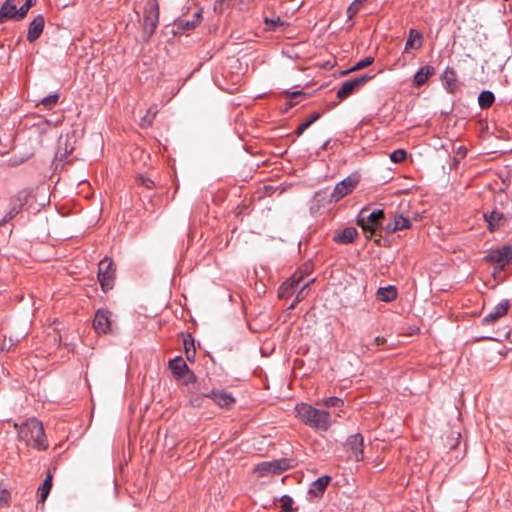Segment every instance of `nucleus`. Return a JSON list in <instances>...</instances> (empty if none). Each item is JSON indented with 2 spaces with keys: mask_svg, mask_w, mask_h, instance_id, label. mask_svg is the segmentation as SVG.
<instances>
[{
  "mask_svg": "<svg viewBox=\"0 0 512 512\" xmlns=\"http://www.w3.org/2000/svg\"><path fill=\"white\" fill-rule=\"evenodd\" d=\"M460 152L466 151V148L459 147Z\"/></svg>",
  "mask_w": 512,
  "mask_h": 512,
  "instance_id": "50",
  "label": "nucleus"
},
{
  "mask_svg": "<svg viewBox=\"0 0 512 512\" xmlns=\"http://www.w3.org/2000/svg\"><path fill=\"white\" fill-rule=\"evenodd\" d=\"M169 368L173 374V376L181 380L183 384H189L195 381L194 373L189 370L185 360L181 356H177L174 359L170 360Z\"/></svg>",
  "mask_w": 512,
  "mask_h": 512,
  "instance_id": "6",
  "label": "nucleus"
},
{
  "mask_svg": "<svg viewBox=\"0 0 512 512\" xmlns=\"http://www.w3.org/2000/svg\"><path fill=\"white\" fill-rule=\"evenodd\" d=\"M362 2L363 0H355L353 1L348 9H347V13H348V17L351 18L353 17L355 14H357V12L359 11L361 5H362Z\"/></svg>",
  "mask_w": 512,
  "mask_h": 512,
  "instance_id": "39",
  "label": "nucleus"
},
{
  "mask_svg": "<svg viewBox=\"0 0 512 512\" xmlns=\"http://www.w3.org/2000/svg\"><path fill=\"white\" fill-rule=\"evenodd\" d=\"M327 145H328V142H325V143L322 145V147H321V148H322V149H325V148L327 147Z\"/></svg>",
  "mask_w": 512,
  "mask_h": 512,
  "instance_id": "47",
  "label": "nucleus"
},
{
  "mask_svg": "<svg viewBox=\"0 0 512 512\" xmlns=\"http://www.w3.org/2000/svg\"><path fill=\"white\" fill-rule=\"evenodd\" d=\"M442 80H443L445 89L449 93H454V91L457 88V78H456V72L454 71V69L447 67L442 74Z\"/></svg>",
  "mask_w": 512,
  "mask_h": 512,
  "instance_id": "22",
  "label": "nucleus"
},
{
  "mask_svg": "<svg viewBox=\"0 0 512 512\" xmlns=\"http://www.w3.org/2000/svg\"><path fill=\"white\" fill-rule=\"evenodd\" d=\"M299 95H303V93L301 91H293V92L289 93V96L291 98H294V97L299 96Z\"/></svg>",
  "mask_w": 512,
  "mask_h": 512,
  "instance_id": "45",
  "label": "nucleus"
},
{
  "mask_svg": "<svg viewBox=\"0 0 512 512\" xmlns=\"http://www.w3.org/2000/svg\"><path fill=\"white\" fill-rule=\"evenodd\" d=\"M281 502V508L288 511V512H297V508L293 507V499L288 496L284 495L280 499Z\"/></svg>",
  "mask_w": 512,
  "mask_h": 512,
  "instance_id": "35",
  "label": "nucleus"
},
{
  "mask_svg": "<svg viewBox=\"0 0 512 512\" xmlns=\"http://www.w3.org/2000/svg\"><path fill=\"white\" fill-rule=\"evenodd\" d=\"M45 26V19L42 14H38L30 22L27 32V40L30 43L35 42L42 34Z\"/></svg>",
  "mask_w": 512,
  "mask_h": 512,
  "instance_id": "16",
  "label": "nucleus"
},
{
  "mask_svg": "<svg viewBox=\"0 0 512 512\" xmlns=\"http://www.w3.org/2000/svg\"><path fill=\"white\" fill-rule=\"evenodd\" d=\"M485 221L488 223L489 230L495 231L501 227L504 223V214L500 211H491L490 213L484 214Z\"/></svg>",
  "mask_w": 512,
  "mask_h": 512,
  "instance_id": "21",
  "label": "nucleus"
},
{
  "mask_svg": "<svg viewBox=\"0 0 512 512\" xmlns=\"http://www.w3.org/2000/svg\"><path fill=\"white\" fill-rule=\"evenodd\" d=\"M139 181H140V184L147 189H151L154 186V182L147 177L141 176L139 178Z\"/></svg>",
  "mask_w": 512,
  "mask_h": 512,
  "instance_id": "44",
  "label": "nucleus"
},
{
  "mask_svg": "<svg viewBox=\"0 0 512 512\" xmlns=\"http://www.w3.org/2000/svg\"><path fill=\"white\" fill-rule=\"evenodd\" d=\"M93 327L97 333H107L111 329V313L106 309H98L93 320Z\"/></svg>",
  "mask_w": 512,
  "mask_h": 512,
  "instance_id": "12",
  "label": "nucleus"
},
{
  "mask_svg": "<svg viewBox=\"0 0 512 512\" xmlns=\"http://www.w3.org/2000/svg\"><path fill=\"white\" fill-rule=\"evenodd\" d=\"M178 342H181L183 346V352H196L197 348H200V344L198 343V346L195 345V340L191 336V334H184L182 333L178 337Z\"/></svg>",
  "mask_w": 512,
  "mask_h": 512,
  "instance_id": "29",
  "label": "nucleus"
},
{
  "mask_svg": "<svg viewBox=\"0 0 512 512\" xmlns=\"http://www.w3.org/2000/svg\"><path fill=\"white\" fill-rule=\"evenodd\" d=\"M58 99H59V95L58 94H52V95H49L47 97H44L41 101V104L47 108V109H51L52 107H54L57 102H58Z\"/></svg>",
  "mask_w": 512,
  "mask_h": 512,
  "instance_id": "37",
  "label": "nucleus"
},
{
  "mask_svg": "<svg viewBox=\"0 0 512 512\" xmlns=\"http://www.w3.org/2000/svg\"><path fill=\"white\" fill-rule=\"evenodd\" d=\"M13 427L17 430L18 440L24 442L25 445L38 450H46L48 448L43 424L36 418H30L22 424L15 422Z\"/></svg>",
  "mask_w": 512,
  "mask_h": 512,
  "instance_id": "1",
  "label": "nucleus"
},
{
  "mask_svg": "<svg viewBox=\"0 0 512 512\" xmlns=\"http://www.w3.org/2000/svg\"><path fill=\"white\" fill-rule=\"evenodd\" d=\"M52 481H53V475L50 471H48L47 475H46V478L44 480V482L42 483L41 486H43V488H47L49 490H51L52 488Z\"/></svg>",
  "mask_w": 512,
  "mask_h": 512,
  "instance_id": "43",
  "label": "nucleus"
},
{
  "mask_svg": "<svg viewBox=\"0 0 512 512\" xmlns=\"http://www.w3.org/2000/svg\"><path fill=\"white\" fill-rule=\"evenodd\" d=\"M373 62H374L373 57H371V56L365 57L364 59H361L360 61H358L351 69L345 71V73L361 70V69L371 65Z\"/></svg>",
  "mask_w": 512,
  "mask_h": 512,
  "instance_id": "34",
  "label": "nucleus"
},
{
  "mask_svg": "<svg viewBox=\"0 0 512 512\" xmlns=\"http://www.w3.org/2000/svg\"><path fill=\"white\" fill-rule=\"evenodd\" d=\"M460 152L466 151V148L459 147Z\"/></svg>",
  "mask_w": 512,
  "mask_h": 512,
  "instance_id": "49",
  "label": "nucleus"
},
{
  "mask_svg": "<svg viewBox=\"0 0 512 512\" xmlns=\"http://www.w3.org/2000/svg\"><path fill=\"white\" fill-rule=\"evenodd\" d=\"M397 297V288L389 285L381 287L377 291V298L383 302H391Z\"/></svg>",
  "mask_w": 512,
  "mask_h": 512,
  "instance_id": "26",
  "label": "nucleus"
},
{
  "mask_svg": "<svg viewBox=\"0 0 512 512\" xmlns=\"http://www.w3.org/2000/svg\"><path fill=\"white\" fill-rule=\"evenodd\" d=\"M114 275L113 261L105 257L100 261L98 269V280L103 289L112 288Z\"/></svg>",
  "mask_w": 512,
  "mask_h": 512,
  "instance_id": "10",
  "label": "nucleus"
},
{
  "mask_svg": "<svg viewBox=\"0 0 512 512\" xmlns=\"http://www.w3.org/2000/svg\"><path fill=\"white\" fill-rule=\"evenodd\" d=\"M320 117H321V114H320L319 112H314V113L310 116V118H309L307 121H305V122L301 123V124L297 127V129H296L295 133H296L298 136L302 135V134H303V133H304V132H305V131H306V130H307V129H308V128H309V127L314 123V122H316Z\"/></svg>",
  "mask_w": 512,
  "mask_h": 512,
  "instance_id": "33",
  "label": "nucleus"
},
{
  "mask_svg": "<svg viewBox=\"0 0 512 512\" xmlns=\"http://www.w3.org/2000/svg\"><path fill=\"white\" fill-rule=\"evenodd\" d=\"M159 23V4L156 0H150L144 8L143 23H142V39L144 42H149L152 35L155 33Z\"/></svg>",
  "mask_w": 512,
  "mask_h": 512,
  "instance_id": "3",
  "label": "nucleus"
},
{
  "mask_svg": "<svg viewBox=\"0 0 512 512\" xmlns=\"http://www.w3.org/2000/svg\"><path fill=\"white\" fill-rule=\"evenodd\" d=\"M359 177L356 175H349L336 184L331 195V202H338L348 194H350L358 185Z\"/></svg>",
  "mask_w": 512,
  "mask_h": 512,
  "instance_id": "8",
  "label": "nucleus"
},
{
  "mask_svg": "<svg viewBox=\"0 0 512 512\" xmlns=\"http://www.w3.org/2000/svg\"><path fill=\"white\" fill-rule=\"evenodd\" d=\"M460 152L466 151V148L459 147Z\"/></svg>",
  "mask_w": 512,
  "mask_h": 512,
  "instance_id": "48",
  "label": "nucleus"
},
{
  "mask_svg": "<svg viewBox=\"0 0 512 512\" xmlns=\"http://www.w3.org/2000/svg\"><path fill=\"white\" fill-rule=\"evenodd\" d=\"M435 68L431 65L422 66L413 77V84L415 87H420L424 85L427 80L434 75Z\"/></svg>",
  "mask_w": 512,
  "mask_h": 512,
  "instance_id": "18",
  "label": "nucleus"
},
{
  "mask_svg": "<svg viewBox=\"0 0 512 512\" xmlns=\"http://www.w3.org/2000/svg\"><path fill=\"white\" fill-rule=\"evenodd\" d=\"M495 102V95L490 90H484L478 95V104L481 109L490 108Z\"/></svg>",
  "mask_w": 512,
  "mask_h": 512,
  "instance_id": "30",
  "label": "nucleus"
},
{
  "mask_svg": "<svg viewBox=\"0 0 512 512\" xmlns=\"http://www.w3.org/2000/svg\"><path fill=\"white\" fill-rule=\"evenodd\" d=\"M383 218L384 211L382 209L370 212L369 207H363L357 217V224L362 227L365 233H369L366 236L369 238L381 226Z\"/></svg>",
  "mask_w": 512,
  "mask_h": 512,
  "instance_id": "4",
  "label": "nucleus"
},
{
  "mask_svg": "<svg viewBox=\"0 0 512 512\" xmlns=\"http://www.w3.org/2000/svg\"><path fill=\"white\" fill-rule=\"evenodd\" d=\"M359 88L354 79H350L342 84L337 91V98L344 100L345 98L352 95L356 89Z\"/></svg>",
  "mask_w": 512,
  "mask_h": 512,
  "instance_id": "24",
  "label": "nucleus"
},
{
  "mask_svg": "<svg viewBox=\"0 0 512 512\" xmlns=\"http://www.w3.org/2000/svg\"><path fill=\"white\" fill-rule=\"evenodd\" d=\"M35 2L36 0H25V2L18 9V17L23 19L27 15L29 9L35 4Z\"/></svg>",
  "mask_w": 512,
  "mask_h": 512,
  "instance_id": "38",
  "label": "nucleus"
},
{
  "mask_svg": "<svg viewBox=\"0 0 512 512\" xmlns=\"http://www.w3.org/2000/svg\"><path fill=\"white\" fill-rule=\"evenodd\" d=\"M157 113H158L157 106L156 105L151 106L147 110L146 114L141 119V122H140L141 127L147 128V127L151 126Z\"/></svg>",
  "mask_w": 512,
  "mask_h": 512,
  "instance_id": "32",
  "label": "nucleus"
},
{
  "mask_svg": "<svg viewBox=\"0 0 512 512\" xmlns=\"http://www.w3.org/2000/svg\"><path fill=\"white\" fill-rule=\"evenodd\" d=\"M315 281V279H311V280H308L307 282H305L301 288L299 290H296V295H295V299L294 301L291 303V305L289 306L288 309H294L296 304L301 302L302 300H304L306 298V296L308 295V289H309V286L311 285V283H313Z\"/></svg>",
  "mask_w": 512,
  "mask_h": 512,
  "instance_id": "31",
  "label": "nucleus"
},
{
  "mask_svg": "<svg viewBox=\"0 0 512 512\" xmlns=\"http://www.w3.org/2000/svg\"><path fill=\"white\" fill-rule=\"evenodd\" d=\"M294 466V460L288 458H282L278 460H273L269 462H263L257 466V471L260 475H268V474H280L283 471H286L289 468Z\"/></svg>",
  "mask_w": 512,
  "mask_h": 512,
  "instance_id": "9",
  "label": "nucleus"
},
{
  "mask_svg": "<svg viewBox=\"0 0 512 512\" xmlns=\"http://www.w3.org/2000/svg\"><path fill=\"white\" fill-rule=\"evenodd\" d=\"M317 405L325 406L327 408H330V407L338 408L339 411L334 413V416L341 417V412H343L342 408L344 407V401L338 397H328L326 399H323V400L317 402Z\"/></svg>",
  "mask_w": 512,
  "mask_h": 512,
  "instance_id": "27",
  "label": "nucleus"
},
{
  "mask_svg": "<svg viewBox=\"0 0 512 512\" xmlns=\"http://www.w3.org/2000/svg\"><path fill=\"white\" fill-rule=\"evenodd\" d=\"M49 493H50L49 489L43 488V486H40L38 488V493H37L38 503H44L45 500L47 499Z\"/></svg>",
  "mask_w": 512,
  "mask_h": 512,
  "instance_id": "41",
  "label": "nucleus"
},
{
  "mask_svg": "<svg viewBox=\"0 0 512 512\" xmlns=\"http://www.w3.org/2000/svg\"><path fill=\"white\" fill-rule=\"evenodd\" d=\"M423 37L422 34L416 29H410L409 35L405 43V50L414 49L417 50L422 46Z\"/></svg>",
  "mask_w": 512,
  "mask_h": 512,
  "instance_id": "23",
  "label": "nucleus"
},
{
  "mask_svg": "<svg viewBox=\"0 0 512 512\" xmlns=\"http://www.w3.org/2000/svg\"><path fill=\"white\" fill-rule=\"evenodd\" d=\"M18 17V9L15 0H6L0 8V24L7 20H21Z\"/></svg>",
  "mask_w": 512,
  "mask_h": 512,
  "instance_id": "17",
  "label": "nucleus"
},
{
  "mask_svg": "<svg viewBox=\"0 0 512 512\" xmlns=\"http://www.w3.org/2000/svg\"><path fill=\"white\" fill-rule=\"evenodd\" d=\"M374 76L369 74H364L359 77L353 78L355 82L357 83L358 87L364 85L366 82L371 80Z\"/></svg>",
  "mask_w": 512,
  "mask_h": 512,
  "instance_id": "42",
  "label": "nucleus"
},
{
  "mask_svg": "<svg viewBox=\"0 0 512 512\" xmlns=\"http://www.w3.org/2000/svg\"><path fill=\"white\" fill-rule=\"evenodd\" d=\"M304 273L302 271H295L290 278L281 284L278 290V296L281 299L289 298L298 289L300 283L303 281Z\"/></svg>",
  "mask_w": 512,
  "mask_h": 512,
  "instance_id": "11",
  "label": "nucleus"
},
{
  "mask_svg": "<svg viewBox=\"0 0 512 512\" xmlns=\"http://www.w3.org/2000/svg\"><path fill=\"white\" fill-rule=\"evenodd\" d=\"M485 260L495 264V270L501 271L512 262V246L506 245L499 249L490 251Z\"/></svg>",
  "mask_w": 512,
  "mask_h": 512,
  "instance_id": "7",
  "label": "nucleus"
},
{
  "mask_svg": "<svg viewBox=\"0 0 512 512\" xmlns=\"http://www.w3.org/2000/svg\"><path fill=\"white\" fill-rule=\"evenodd\" d=\"M358 232L354 227H346L340 233L333 236V241L338 244H350L354 242Z\"/></svg>",
  "mask_w": 512,
  "mask_h": 512,
  "instance_id": "19",
  "label": "nucleus"
},
{
  "mask_svg": "<svg viewBox=\"0 0 512 512\" xmlns=\"http://www.w3.org/2000/svg\"><path fill=\"white\" fill-rule=\"evenodd\" d=\"M10 349H11V345L6 346V340H4V343H3L2 347H1V351L0 352H4V350L9 351Z\"/></svg>",
  "mask_w": 512,
  "mask_h": 512,
  "instance_id": "46",
  "label": "nucleus"
},
{
  "mask_svg": "<svg viewBox=\"0 0 512 512\" xmlns=\"http://www.w3.org/2000/svg\"><path fill=\"white\" fill-rule=\"evenodd\" d=\"M407 158V152L404 149L394 150L390 154V159L394 163H401Z\"/></svg>",
  "mask_w": 512,
  "mask_h": 512,
  "instance_id": "36",
  "label": "nucleus"
},
{
  "mask_svg": "<svg viewBox=\"0 0 512 512\" xmlns=\"http://www.w3.org/2000/svg\"><path fill=\"white\" fill-rule=\"evenodd\" d=\"M32 190L29 188H24L19 190L15 195H13L10 199V207L8 212L5 214L3 219L0 221V225H3L10 220H12L16 215H18L22 208L26 205L29 198L31 197Z\"/></svg>",
  "mask_w": 512,
  "mask_h": 512,
  "instance_id": "5",
  "label": "nucleus"
},
{
  "mask_svg": "<svg viewBox=\"0 0 512 512\" xmlns=\"http://www.w3.org/2000/svg\"><path fill=\"white\" fill-rule=\"evenodd\" d=\"M363 442L364 438L361 434L351 435L347 440L346 446L351 452L350 457L355 461L363 459Z\"/></svg>",
  "mask_w": 512,
  "mask_h": 512,
  "instance_id": "15",
  "label": "nucleus"
},
{
  "mask_svg": "<svg viewBox=\"0 0 512 512\" xmlns=\"http://www.w3.org/2000/svg\"><path fill=\"white\" fill-rule=\"evenodd\" d=\"M11 501V494L7 489L0 490V506L8 507Z\"/></svg>",
  "mask_w": 512,
  "mask_h": 512,
  "instance_id": "40",
  "label": "nucleus"
},
{
  "mask_svg": "<svg viewBox=\"0 0 512 512\" xmlns=\"http://www.w3.org/2000/svg\"><path fill=\"white\" fill-rule=\"evenodd\" d=\"M510 308V301L508 299L501 300L491 312H489L483 319V325H490L497 321L499 318L505 316Z\"/></svg>",
  "mask_w": 512,
  "mask_h": 512,
  "instance_id": "13",
  "label": "nucleus"
},
{
  "mask_svg": "<svg viewBox=\"0 0 512 512\" xmlns=\"http://www.w3.org/2000/svg\"><path fill=\"white\" fill-rule=\"evenodd\" d=\"M412 226L410 218L403 216L402 214L395 213L392 220L386 224L384 230L387 234H393L397 231L409 229Z\"/></svg>",
  "mask_w": 512,
  "mask_h": 512,
  "instance_id": "14",
  "label": "nucleus"
},
{
  "mask_svg": "<svg viewBox=\"0 0 512 512\" xmlns=\"http://www.w3.org/2000/svg\"><path fill=\"white\" fill-rule=\"evenodd\" d=\"M208 397L212 398L213 401L220 407H229L235 401L233 396L222 390H213Z\"/></svg>",
  "mask_w": 512,
  "mask_h": 512,
  "instance_id": "20",
  "label": "nucleus"
},
{
  "mask_svg": "<svg viewBox=\"0 0 512 512\" xmlns=\"http://www.w3.org/2000/svg\"><path fill=\"white\" fill-rule=\"evenodd\" d=\"M330 480H331V478L327 475L318 478L316 481H314L312 483V486H311V489L309 492L315 496L322 495L324 493V491L326 490Z\"/></svg>",
  "mask_w": 512,
  "mask_h": 512,
  "instance_id": "28",
  "label": "nucleus"
},
{
  "mask_svg": "<svg viewBox=\"0 0 512 512\" xmlns=\"http://www.w3.org/2000/svg\"><path fill=\"white\" fill-rule=\"evenodd\" d=\"M200 21H201V12L198 11V12L194 13L192 20H180L177 24V28L181 32H187V31H190V30H193L194 28H196L198 26V24L200 23Z\"/></svg>",
  "mask_w": 512,
  "mask_h": 512,
  "instance_id": "25",
  "label": "nucleus"
},
{
  "mask_svg": "<svg viewBox=\"0 0 512 512\" xmlns=\"http://www.w3.org/2000/svg\"><path fill=\"white\" fill-rule=\"evenodd\" d=\"M297 415L307 425L321 431H327L332 423L331 414L326 410L302 403L296 407Z\"/></svg>",
  "mask_w": 512,
  "mask_h": 512,
  "instance_id": "2",
  "label": "nucleus"
}]
</instances>
